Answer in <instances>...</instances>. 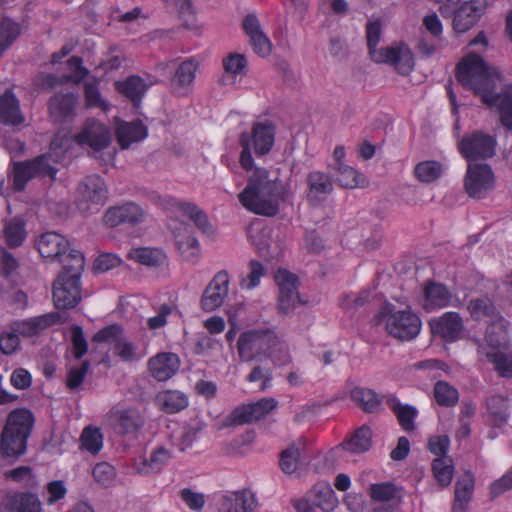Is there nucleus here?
Here are the masks:
<instances>
[{
	"label": "nucleus",
	"mask_w": 512,
	"mask_h": 512,
	"mask_svg": "<svg viewBox=\"0 0 512 512\" xmlns=\"http://www.w3.org/2000/svg\"><path fill=\"white\" fill-rule=\"evenodd\" d=\"M455 76L465 89L480 96L488 107L496 108L502 125L507 130H512V85L494 93L495 79L492 70L476 53L467 55L457 64Z\"/></svg>",
	"instance_id": "1"
},
{
	"label": "nucleus",
	"mask_w": 512,
	"mask_h": 512,
	"mask_svg": "<svg viewBox=\"0 0 512 512\" xmlns=\"http://www.w3.org/2000/svg\"><path fill=\"white\" fill-rule=\"evenodd\" d=\"M290 196V190L278 175L271 177L265 168H255L244 190L239 193L240 203L248 211L266 217L278 214L280 203Z\"/></svg>",
	"instance_id": "2"
},
{
	"label": "nucleus",
	"mask_w": 512,
	"mask_h": 512,
	"mask_svg": "<svg viewBox=\"0 0 512 512\" xmlns=\"http://www.w3.org/2000/svg\"><path fill=\"white\" fill-rule=\"evenodd\" d=\"M276 346L283 353L284 363H289L291 357L287 344L271 329H252L243 332L237 342L238 355L241 361L251 362L262 356L275 357Z\"/></svg>",
	"instance_id": "3"
},
{
	"label": "nucleus",
	"mask_w": 512,
	"mask_h": 512,
	"mask_svg": "<svg viewBox=\"0 0 512 512\" xmlns=\"http://www.w3.org/2000/svg\"><path fill=\"white\" fill-rule=\"evenodd\" d=\"M34 421L33 413L26 408H17L9 413L0 441L4 457L17 459L26 452Z\"/></svg>",
	"instance_id": "4"
},
{
	"label": "nucleus",
	"mask_w": 512,
	"mask_h": 512,
	"mask_svg": "<svg viewBox=\"0 0 512 512\" xmlns=\"http://www.w3.org/2000/svg\"><path fill=\"white\" fill-rule=\"evenodd\" d=\"M275 141V125L269 121L255 122L251 132H242L239 143L242 147L240 164L249 171L253 168L252 148L257 156L268 154Z\"/></svg>",
	"instance_id": "5"
},
{
	"label": "nucleus",
	"mask_w": 512,
	"mask_h": 512,
	"mask_svg": "<svg viewBox=\"0 0 512 512\" xmlns=\"http://www.w3.org/2000/svg\"><path fill=\"white\" fill-rule=\"evenodd\" d=\"M107 200L108 188L100 176H87L78 184L76 206L84 216L98 213Z\"/></svg>",
	"instance_id": "6"
},
{
	"label": "nucleus",
	"mask_w": 512,
	"mask_h": 512,
	"mask_svg": "<svg viewBox=\"0 0 512 512\" xmlns=\"http://www.w3.org/2000/svg\"><path fill=\"white\" fill-rule=\"evenodd\" d=\"M51 161L50 154H42L32 160L15 163L13 168L14 190H24L28 181L33 178L48 177L54 180L58 170Z\"/></svg>",
	"instance_id": "7"
},
{
	"label": "nucleus",
	"mask_w": 512,
	"mask_h": 512,
	"mask_svg": "<svg viewBox=\"0 0 512 512\" xmlns=\"http://www.w3.org/2000/svg\"><path fill=\"white\" fill-rule=\"evenodd\" d=\"M277 406L278 401L272 397H265L256 402L240 405L223 419L221 428L252 424L265 418Z\"/></svg>",
	"instance_id": "8"
},
{
	"label": "nucleus",
	"mask_w": 512,
	"mask_h": 512,
	"mask_svg": "<svg viewBox=\"0 0 512 512\" xmlns=\"http://www.w3.org/2000/svg\"><path fill=\"white\" fill-rule=\"evenodd\" d=\"M457 148L467 161L486 160L495 155L496 139L482 131H473L458 141Z\"/></svg>",
	"instance_id": "9"
},
{
	"label": "nucleus",
	"mask_w": 512,
	"mask_h": 512,
	"mask_svg": "<svg viewBox=\"0 0 512 512\" xmlns=\"http://www.w3.org/2000/svg\"><path fill=\"white\" fill-rule=\"evenodd\" d=\"M495 186V176L490 165L469 163L464 176V190L474 199L484 198Z\"/></svg>",
	"instance_id": "10"
},
{
	"label": "nucleus",
	"mask_w": 512,
	"mask_h": 512,
	"mask_svg": "<svg viewBox=\"0 0 512 512\" xmlns=\"http://www.w3.org/2000/svg\"><path fill=\"white\" fill-rule=\"evenodd\" d=\"M275 281L279 288L278 312L282 315L290 314L298 304H305L298 292L299 279L287 270L279 269L275 273Z\"/></svg>",
	"instance_id": "11"
},
{
	"label": "nucleus",
	"mask_w": 512,
	"mask_h": 512,
	"mask_svg": "<svg viewBox=\"0 0 512 512\" xmlns=\"http://www.w3.org/2000/svg\"><path fill=\"white\" fill-rule=\"evenodd\" d=\"M421 327V319L411 309L393 312L386 318L389 335L402 341L414 339L420 333Z\"/></svg>",
	"instance_id": "12"
},
{
	"label": "nucleus",
	"mask_w": 512,
	"mask_h": 512,
	"mask_svg": "<svg viewBox=\"0 0 512 512\" xmlns=\"http://www.w3.org/2000/svg\"><path fill=\"white\" fill-rule=\"evenodd\" d=\"M488 0L463 2L454 12L452 27L456 33H465L474 27L485 14Z\"/></svg>",
	"instance_id": "13"
},
{
	"label": "nucleus",
	"mask_w": 512,
	"mask_h": 512,
	"mask_svg": "<svg viewBox=\"0 0 512 512\" xmlns=\"http://www.w3.org/2000/svg\"><path fill=\"white\" fill-rule=\"evenodd\" d=\"M75 141L81 146L88 145L94 152L102 151L111 144L110 129L95 119H88L75 135Z\"/></svg>",
	"instance_id": "14"
},
{
	"label": "nucleus",
	"mask_w": 512,
	"mask_h": 512,
	"mask_svg": "<svg viewBox=\"0 0 512 512\" xmlns=\"http://www.w3.org/2000/svg\"><path fill=\"white\" fill-rule=\"evenodd\" d=\"M82 299L80 280L59 276L53 284V301L57 309L74 308Z\"/></svg>",
	"instance_id": "15"
},
{
	"label": "nucleus",
	"mask_w": 512,
	"mask_h": 512,
	"mask_svg": "<svg viewBox=\"0 0 512 512\" xmlns=\"http://www.w3.org/2000/svg\"><path fill=\"white\" fill-rule=\"evenodd\" d=\"M229 276L226 270L215 274L211 282L203 291L200 306L205 312H212L219 308L228 295Z\"/></svg>",
	"instance_id": "16"
},
{
	"label": "nucleus",
	"mask_w": 512,
	"mask_h": 512,
	"mask_svg": "<svg viewBox=\"0 0 512 512\" xmlns=\"http://www.w3.org/2000/svg\"><path fill=\"white\" fill-rule=\"evenodd\" d=\"M307 201L313 206L321 205L334 190L332 176L319 170L310 171L306 176Z\"/></svg>",
	"instance_id": "17"
},
{
	"label": "nucleus",
	"mask_w": 512,
	"mask_h": 512,
	"mask_svg": "<svg viewBox=\"0 0 512 512\" xmlns=\"http://www.w3.org/2000/svg\"><path fill=\"white\" fill-rule=\"evenodd\" d=\"M431 332L446 342H454L461 338L464 324L457 312H446L441 317L433 318L429 322Z\"/></svg>",
	"instance_id": "18"
},
{
	"label": "nucleus",
	"mask_w": 512,
	"mask_h": 512,
	"mask_svg": "<svg viewBox=\"0 0 512 512\" xmlns=\"http://www.w3.org/2000/svg\"><path fill=\"white\" fill-rule=\"evenodd\" d=\"M144 218L143 209L134 202H126L122 205L108 208L103 216V222L108 227H116L121 224L135 225Z\"/></svg>",
	"instance_id": "19"
},
{
	"label": "nucleus",
	"mask_w": 512,
	"mask_h": 512,
	"mask_svg": "<svg viewBox=\"0 0 512 512\" xmlns=\"http://www.w3.org/2000/svg\"><path fill=\"white\" fill-rule=\"evenodd\" d=\"M78 96L74 93H58L48 103L51 120L56 124L70 122L75 117Z\"/></svg>",
	"instance_id": "20"
},
{
	"label": "nucleus",
	"mask_w": 512,
	"mask_h": 512,
	"mask_svg": "<svg viewBox=\"0 0 512 512\" xmlns=\"http://www.w3.org/2000/svg\"><path fill=\"white\" fill-rule=\"evenodd\" d=\"M57 320H59L58 314H43L13 321L10 324V329L23 337H34L45 329L54 326Z\"/></svg>",
	"instance_id": "21"
},
{
	"label": "nucleus",
	"mask_w": 512,
	"mask_h": 512,
	"mask_svg": "<svg viewBox=\"0 0 512 512\" xmlns=\"http://www.w3.org/2000/svg\"><path fill=\"white\" fill-rule=\"evenodd\" d=\"M382 58H384L382 61L375 62L391 64L403 76L409 75L414 68L413 53L407 45L386 47Z\"/></svg>",
	"instance_id": "22"
},
{
	"label": "nucleus",
	"mask_w": 512,
	"mask_h": 512,
	"mask_svg": "<svg viewBox=\"0 0 512 512\" xmlns=\"http://www.w3.org/2000/svg\"><path fill=\"white\" fill-rule=\"evenodd\" d=\"M452 294L448 288L434 281H427L423 288V304L425 311L430 312L434 309H440L449 306Z\"/></svg>",
	"instance_id": "23"
},
{
	"label": "nucleus",
	"mask_w": 512,
	"mask_h": 512,
	"mask_svg": "<svg viewBox=\"0 0 512 512\" xmlns=\"http://www.w3.org/2000/svg\"><path fill=\"white\" fill-rule=\"evenodd\" d=\"M42 257L56 260L62 257L70 247L69 241L56 232L42 234L36 242Z\"/></svg>",
	"instance_id": "24"
},
{
	"label": "nucleus",
	"mask_w": 512,
	"mask_h": 512,
	"mask_svg": "<svg viewBox=\"0 0 512 512\" xmlns=\"http://www.w3.org/2000/svg\"><path fill=\"white\" fill-rule=\"evenodd\" d=\"M148 366L155 379L166 381L177 373L180 360L174 353H159L149 360Z\"/></svg>",
	"instance_id": "25"
},
{
	"label": "nucleus",
	"mask_w": 512,
	"mask_h": 512,
	"mask_svg": "<svg viewBox=\"0 0 512 512\" xmlns=\"http://www.w3.org/2000/svg\"><path fill=\"white\" fill-rule=\"evenodd\" d=\"M384 401L396 416L399 425L406 432H412L416 429L415 419L418 410L410 404H402L394 394L384 395Z\"/></svg>",
	"instance_id": "26"
},
{
	"label": "nucleus",
	"mask_w": 512,
	"mask_h": 512,
	"mask_svg": "<svg viewBox=\"0 0 512 512\" xmlns=\"http://www.w3.org/2000/svg\"><path fill=\"white\" fill-rule=\"evenodd\" d=\"M115 88L133 103L134 108L138 109L149 86L140 76L131 75L123 81H116Z\"/></svg>",
	"instance_id": "27"
},
{
	"label": "nucleus",
	"mask_w": 512,
	"mask_h": 512,
	"mask_svg": "<svg viewBox=\"0 0 512 512\" xmlns=\"http://www.w3.org/2000/svg\"><path fill=\"white\" fill-rule=\"evenodd\" d=\"M254 497L246 491H236L221 497L218 512H253Z\"/></svg>",
	"instance_id": "28"
},
{
	"label": "nucleus",
	"mask_w": 512,
	"mask_h": 512,
	"mask_svg": "<svg viewBox=\"0 0 512 512\" xmlns=\"http://www.w3.org/2000/svg\"><path fill=\"white\" fill-rule=\"evenodd\" d=\"M171 452L165 447L160 446L156 448L150 455V458L139 457L135 461L134 467L137 473L141 475H149L151 473L160 472L163 467L171 459Z\"/></svg>",
	"instance_id": "29"
},
{
	"label": "nucleus",
	"mask_w": 512,
	"mask_h": 512,
	"mask_svg": "<svg viewBox=\"0 0 512 512\" xmlns=\"http://www.w3.org/2000/svg\"><path fill=\"white\" fill-rule=\"evenodd\" d=\"M175 244L186 262L196 263L200 256V244L187 227L175 232Z\"/></svg>",
	"instance_id": "30"
},
{
	"label": "nucleus",
	"mask_w": 512,
	"mask_h": 512,
	"mask_svg": "<svg viewBox=\"0 0 512 512\" xmlns=\"http://www.w3.org/2000/svg\"><path fill=\"white\" fill-rule=\"evenodd\" d=\"M0 122L14 126L24 122L19 101L12 90H6L4 94L0 95Z\"/></svg>",
	"instance_id": "31"
},
{
	"label": "nucleus",
	"mask_w": 512,
	"mask_h": 512,
	"mask_svg": "<svg viewBox=\"0 0 512 512\" xmlns=\"http://www.w3.org/2000/svg\"><path fill=\"white\" fill-rule=\"evenodd\" d=\"M6 508L9 512H42V502L35 493L16 492L7 497Z\"/></svg>",
	"instance_id": "32"
},
{
	"label": "nucleus",
	"mask_w": 512,
	"mask_h": 512,
	"mask_svg": "<svg viewBox=\"0 0 512 512\" xmlns=\"http://www.w3.org/2000/svg\"><path fill=\"white\" fill-rule=\"evenodd\" d=\"M351 399L366 413H379L383 410L384 396L364 387H354L350 391Z\"/></svg>",
	"instance_id": "33"
},
{
	"label": "nucleus",
	"mask_w": 512,
	"mask_h": 512,
	"mask_svg": "<svg viewBox=\"0 0 512 512\" xmlns=\"http://www.w3.org/2000/svg\"><path fill=\"white\" fill-rule=\"evenodd\" d=\"M117 141L122 149H127L134 142H139L146 138L147 127L141 120L123 123L118 126Z\"/></svg>",
	"instance_id": "34"
},
{
	"label": "nucleus",
	"mask_w": 512,
	"mask_h": 512,
	"mask_svg": "<svg viewBox=\"0 0 512 512\" xmlns=\"http://www.w3.org/2000/svg\"><path fill=\"white\" fill-rule=\"evenodd\" d=\"M486 407L493 426L500 428L507 424L510 416L507 398L501 395H492L487 398Z\"/></svg>",
	"instance_id": "35"
},
{
	"label": "nucleus",
	"mask_w": 512,
	"mask_h": 512,
	"mask_svg": "<svg viewBox=\"0 0 512 512\" xmlns=\"http://www.w3.org/2000/svg\"><path fill=\"white\" fill-rule=\"evenodd\" d=\"M156 403L162 411L173 414L188 406V398L180 391L166 390L157 394Z\"/></svg>",
	"instance_id": "36"
},
{
	"label": "nucleus",
	"mask_w": 512,
	"mask_h": 512,
	"mask_svg": "<svg viewBox=\"0 0 512 512\" xmlns=\"http://www.w3.org/2000/svg\"><path fill=\"white\" fill-rule=\"evenodd\" d=\"M128 257L135 262L149 267H159L165 264L166 254L161 249L139 247L131 249L128 252Z\"/></svg>",
	"instance_id": "37"
},
{
	"label": "nucleus",
	"mask_w": 512,
	"mask_h": 512,
	"mask_svg": "<svg viewBox=\"0 0 512 512\" xmlns=\"http://www.w3.org/2000/svg\"><path fill=\"white\" fill-rule=\"evenodd\" d=\"M369 494L372 500L380 503L400 504L401 489L392 482L371 484Z\"/></svg>",
	"instance_id": "38"
},
{
	"label": "nucleus",
	"mask_w": 512,
	"mask_h": 512,
	"mask_svg": "<svg viewBox=\"0 0 512 512\" xmlns=\"http://www.w3.org/2000/svg\"><path fill=\"white\" fill-rule=\"evenodd\" d=\"M68 254L59 258L63 263V271L59 276H66L71 279L80 280L81 274L85 268V258L82 252L76 249H68Z\"/></svg>",
	"instance_id": "39"
},
{
	"label": "nucleus",
	"mask_w": 512,
	"mask_h": 512,
	"mask_svg": "<svg viewBox=\"0 0 512 512\" xmlns=\"http://www.w3.org/2000/svg\"><path fill=\"white\" fill-rule=\"evenodd\" d=\"M310 497L312 498V503L323 512H332L338 505L335 492L328 484L315 485Z\"/></svg>",
	"instance_id": "40"
},
{
	"label": "nucleus",
	"mask_w": 512,
	"mask_h": 512,
	"mask_svg": "<svg viewBox=\"0 0 512 512\" xmlns=\"http://www.w3.org/2000/svg\"><path fill=\"white\" fill-rule=\"evenodd\" d=\"M372 430L369 426L363 425L356 429L348 441L343 442L341 447L353 453H364L371 448Z\"/></svg>",
	"instance_id": "41"
},
{
	"label": "nucleus",
	"mask_w": 512,
	"mask_h": 512,
	"mask_svg": "<svg viewBox=\"0 0 512 512\" xmlns=\"http://www.w3.org/2000/svg\"><path fill=\"white\" fill-rule=\"evenodd\" d=\"M21 35V25L9 17L0 20V58Z\"/></svg>",
	"instance_id": "42"
},
{
	"label": "nucleus",
	"mask_w": 512,
	"mask_h": 512,
	"mask_svg": "<svg viewBox=\"0 0 512 512\" xmlns=\"http://www.w3.org/2000/svg\"><path fill=\"white\" fill-rule=\"evenodd\" d=\"M303 450V439L292 443L280 454L279 466L285 474H293L298 469L300 456Z\"/></svg>",
	"instance_id": "43"
},
{
	"label": "nucleus",
	"mask_w": 512,
	"mask_h": 512,
	"mask_svg": "<svg viewBox=\"0 0 512 512\" xmlns=\"http://www.w3.org/2000/svg\"><path fill=\"white\" fill-rule=\"evenodd\" d=\"M197 63L193 59L183 61L175 70L171 78V86L174 90L189 87L195 79Z\"/></svg>",
	"instance_id": "44"
},
{
	"label": "nucleus",
	"mask_w": 512,
	"mask_h": 512,
	"mask_svg": "<svg viewBox=\"0 0 512 512\" xmlns=\"http://www.w3.org/2000/svg\"><path fill=\"white\" fill-rule=\"evenodd\" d=\"M144 425V418L135 409H126L118 413L117 429L121 434H136Z\"/></svg>",
	"instance_id": "45"
},
{
	"label": "nucleus",
	"mask_w": 512,
	"mask_h": 512,
	"mask_svg": "<svg viewBox=\"0 0 512 512\" xmlns=\"http://www.w3.org/2000/svg\"><path fill=\"white\" fill-rule=\"evenodd\" d=\"M333 170L338 172L336 182L343 188L354 189L364 187L368 183L364 177H361L359 172L345 163H340L338 167H333Z\"/></svg>",
	"instance_id": "46"
},
{
	"label": "nucleus",
	"mask_w": 512,
	"mask_h": 512,
	"mask_svg": "<svg viewBox=\"0 0 512 512\" xmlns=\"http://www.w3.org/2000/svg\"><path fill=\"white\" fill-rule=\"evenodd\" d=\"M4 236L10 248L21 246L26 238L25 221L21 217H14L6 221Z\"/></svg>",
	"instance_id": "47"
},
{
	"label": "nucleus",
	"mask_w": 512,
	"mask_h": 512,
	"mask_svg": "<svg viewBox=\"0 0 512 512\" xmlns=\"http://www.w3.org/2000/svg\"><path fill=\"white\" fill-rule=\"evenodd\" d=\"M468 310L476 320L488 319L494 321L498 318V311L488 297L472 299L468 304Z\"/></svg>",
	"instance_id": "48"
},
{
	"label": "nucleus",
	"mask_w": 512,
	"mask_h": 512,
	"mask_svg": "<svg viewBox=\"0 0 512 512\" xmlns=\"http://www.w3.org/2000/svg\"><path fill=\"white\" fill-rule=\"evenodd\" d=\"M443 166L440 162L427 160L418 163L414 168L416 178L423 183H431L441 177Z\"/></svg>",
	"instance_id": "49"
},
{
	"label": "nucleus",
	"mask_w": 512,
	"mask_h": 512,
	"mask_svg": "<svg viewBox=\"0 0 512 512\" xmlns=\"http://www.w3.org/2000/svg\"><path fill=\"white\" fill-rule=\"evenodd\" d=\"M366 38L367 46L371 59L375 61H382V54L385 48H377L381 38V23L380 21L368 22L366 25Z\"/></svg>",
	"instance_id": "50"
},
{
	"label": "nucleus",
	"mask_w": 512,
	"mask_h": 512,
	"mask_svg": "<svg viewBox=\"0 0 512 512\" xmlns=\"http://www.w3.org/2000/svg\"><path fill=\"white\" fill-rule=\"evenodd\" d=\"M434 398L438 405L453 407L458 403L459 393L446 381H437L434 385Z\"/></svg>",
	"instance_id": "51"
},
{
	"label": "nucleus",
	"mask_w": 512,
	"mask_h": 512,
	"mask_svg": "<svg viewBox=\"0 0 512 512\" xmlns=\"http://www.w3.org/2000/svg\"><path fill=\"white\" fill-rule=\"evenodd\" d=\"M80 448L93 455L100 452L103 447V435L99 428L87 426L83 429L80 436Z\"/></svg>",
	"instance_id": "52"
},
{
	"label": "nucleus",
	"mask_w": 512,
	"mask_h": 512,
	"mask_svg": "<svg viewBox=\"0 0 512 512\" xmlns=\"http://www.w3.org/2000/svg\"><path fill=\"white\" fill-rule=\"evenodd\" d=\"M432 471L441 487L449 486L454 473L452 460L449 457L435 458L432 462Z\"/></svg>",
	"instance_id": "53"
},
{
	"label": "nucleus",
	"mask_w": 512,
	"mask_h": 512,
	"mask_svg": "<svg viewBox=\"0 0 512 512\" xmlns=\"http://www.w3.org/2000/svg\"><path fill=\"white\" fill-rule=\"evenodd\" d=\"M475 479L470 471L465 472L455 483L454 501L469 503L474 491Z\"/></svg>",
	"instance_id": "54"
},
{
	"label": "nucleus",
	"mask_w": 512,
	"mask_h": 512,
	"mask_svg": "<svg viewBox=\"0 0 512 512\" xmlns=\"http://www.w3.org/2000/svg\"><path fill=\"white\" fill-rule=\"evenodd\" d=\"M92 475L98 484L104 487H109L113 484L116 478V470L108 462H100L94 466Z\"/></svg>",
	"instance_id": "55"
},
{
	"label": "nucleus",
	"mask_w": 512,
	"mask_h": 512,
	"mask_svg": "<svg viewBox=\"0 0 512 512\" xmlns=\"http://www.w3.org/2000/svg\"><path fill=\"white\" fill-rule=\"evenodd\" d=\"M90 368V362L84 360L80 366L71 367L67 373L66 386L69 390H77L83 383Z\"/></svg>",
	"instance_id": "56"
},
{
	"label": "nucleus",
	"mask_w": 512,
	"mask_h": 512,
	"mask_svg": "<svg viewBox=\"0 0 512 512\" xmlns=\"http://www.w3.org/2000/svg\"><path fill=\"white\" fill-rule=\"evenodd\" d=\"M71 342L73 346V355L75 359L80 360L88 351V342L85 339L83 329L79 325H72Z\"/></svg>",
	"instance_id": "57"
},
{
	"label": "nucleus",
	"mask_w": 512,
	"mask_h": 512,
	"mask_svg": "<svg viewBox=\"0 0 512 512\" xmlns=\"http://www.w3.org/2000/svg\"><path fill=\"white\" fill-rule=\"evenodd\" d=\"M122 332L123 329L120 325L111 324L95 333L92 341L97 343H113L115 345L122 337Z\"/></svg>",
	"instance_id": "58"
},
{
	"label": "nucleus",
	"mask_w": 512,
	"mask_h": 512,
	"mask_svg": "<svg viewBox=\"0 0 512 512\" xmlns=\"http://www.w3.org/2000/svg\"><path fill=\"white\" fill-rule=\"evenodd\" d=\"M84 95L86 100V105L88 107H98L103 110L108 109V104L102 98L99 88L95 83H85L84 85Z\"/></svg>",
	"instance_id": "59"
},
{
	"label": "nucleus",
	"mask_w": 512,
	"mask_h": 512,
	"mask_svg": "<svg viewBox=\"0 0 512 512\" xmlns=\"http://www.w3.org/2000/svg\"><path fill=\"white\" fill-rule=\"evenodd\" d=\"M223 66L227 73L239 75L245 72L247 68V60L242 54H230L223 60Z\"/></svg>",
	"instance_id": "60"
},
{
	"label": "nucleus",
	"mask_w": 512,
	"mask_h": 512,
	"mask_svg": "<svg viewBox=\"0 0 512 512\" xmlns=\"http://www.w3.org/2000/svg\"><path fill=\"white\" fill-rule=\"evenodd\" d=\"M249 268L250 273L247 279L241 281V286L247 289H253L259 285L260 279L265 273V269L261 262L254 259L249 262Z\"/></svg>",
	"instance_id": "61"
},
{
	"label": "nucleus",
	"mask_w": 512,
	"mask_h": 512,
	"mask_svg": "<svg viewBox=\"0 0 512 512\" xmlns=\"http://www.w3.org/2000/svg\"><path fill=\"white\" fill-rule=\"evenodd\" d=\"M6 478L15 482H25L26 487H32L35 484L32 468L29 466H19L5 473Z\"/></svg>",
	"instance_id": "62"
},
{
	"label": "nucleus",
	"mask_w": 512,
	"mask_h": 512,
	"mask_svg": "<svg viewBox=\"0 0 512 512\" xmlns=\"http://www.w3.org/2000/svg\"><path fill=\"white\" fill-rule=\"evenodd\" d=\"M20 347L19 335L14 332H2L0 334V351L5 355H12Z\"/></svg>",
	"instance_id": "63"
},
{
	"label": "nucleus",
	"mask_w": 512,
	"mask_h": 512,
	"mask_svg": "<svg viewBox=\"0 0 512 512\" xmlns=\"http://www.w3.org/2000/svg\"><path fill=\"white\" fill-rule=\"evenodd\" d=\"M492 362L497 372L507 378H512V357L498 352L491 355Z\"/></svg>",
	"instance_id": "64"
}]
</instances>
